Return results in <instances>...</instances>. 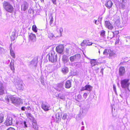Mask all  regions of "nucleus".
Segmentation results:
<instances>
[{
    "label": "nucleus",
    "mask_w": 130,
    "mask_h": 130,
    "mask_svg": "<svg viewBox=\"0 0 130 130\" xmlns=\"http://www.w3.org/2000/svg\"><path fill=\"white\" fill-rule=\"evenodd\" d=\"M6 100L8 102L13 103L17 106L23 103L22 99L15 98L13 96H9L7 98H6Z\"/></svg>",
    "instance_id": "obj_1"
},
{
    "label": "nucleus",
    "mask_w": 130,
    "mask_h": 130,
    "mask_svg": "<svg viewBox=\"0 0 130 130\" xmlns=\"http://www.w3.org/2000/svg\"><path fill=\"white\" fill-rule=\"evenodd\" d=\"M103 54V55L105 56L104 57L109 59H112L116 56V54L113 51L109 49H105Z\"/></svg>",
    "instance_id": "obj_2"
},
{
    "label": "nucleus",
    "mask_w": 130,
    "mask_h": 130,
    "mask_svg": "<svg viewBox=\"0 0 130 130\" xmlns=\"http://www.w3.org/2000/svg\"><path fill=\"white\" fill-rule=\"evenodd\" d=\"M57 54L54 51L50 53L47 56V58L52 63H54L57 61Z\"/></svg>",
    "instance_id": "obj_3"
},
{
    "label": "nucleus",
    "mask_w": 130,
    "mask_h": 130,
    "mask_svg": "<svg viewBox=\"0 0 130 130\" xmlns=\"http://www.w3.org/2000/svg\"><path fill=\"white\" fill-rule=\"evenodd\" d=\"M3 6L5 9L8 12L10 13L13 12L14 8L9 3L4 2L3 3Z\"/></svg>",
    "instance_id": "obj_4"
},
{
    "label": "nucleus",
    "mask_w": 130,
    "mask_h": 130,
    "mask_svg": "<svg viewBox=\"0 0 130 130\" xmlns=\"http://www.w3.org/2000/svg\"><path fill=\"white\" fill-rule=\"evenodd\" d=\"M59 33L57 32V34H55L54 35L52 33H50L48 35V37L50 39H52L54 37H60L62 36L63 29L62 28L60 27L59 28Z\"/></svg>",
    "instance_id": "obj_5"
},
{
    "label": "nucleus",
    "mask_w": 130,
    "mask_h": 130,
    "mask_svg": "<svg viewBox=\"0 0 130 130\" xmlns=\"http://www.w3.org/2000/svg\"><path fill=\"white\" fill-rule=\"evenodd\" d=\"M129 80L124 79L122 80L121 82V86L123 88H127L129 83H128Z\"/></svg>",
    "instance_id": "obj_6"
},
{
    "label": "nucleus",
    "mask_w": 130,
    "mask_h": 130,
    "mask_svg": "<svg viewBox=\"0 0 130 130\" xmlns=\"http://www.w3.org/2000/svg\"><path fill=\"white\" fill-rule=\"evenodd\" d=\"M41 108L45 111H47L50 109V106L47 103H42L41 105Z\"/></svg>",
    "instance_id": "obj_7"
},
{
    "label": "nucleus",
    "mask_w": 130,
    "mask_h": 130,
    "mask_svg": "<svg viewBox=\"0 0 130 130\" xmlns=\"http://www.w3.org/2000/svg\"><path fill=\"white\" fill-rule=\"evenodd\" d=\"M92 87L89 85H87L84 87L82 88L81 91H84L87 90L89 91H91L92 90Z\"/></svg>",
    "instance_id": "obj_8"
},
{
    "label": "nucleus",
    "mask_w": 130,
    "mask_h": 130,
    "mask_svg": "<svg viewBox=\"0 0 130 130\" xmlns=\"http://www.w3.org/2000/svg\"><path fill=\"white\" fill-rule=\"evenodd\" d=\"M55 89L57 91L59 92H62L64 89L63 87V84L62 83L58 84Z\"/></svg>",
    "instance_id": "obj_9"
},
{
    "label": "nucleus",
    "mask_w": 130,
    "mask_h": 130,
    "mask_svg": "<svg viewBox=\"0 0 130 130\" xmlns=\"http://www.w3.org/2000/svg\"><path fill=\"white\" fill-rule=\"evenodd\" d=\"M57 52L60 54H61L63 52V45L62 44L57 46L56 47Z\"/></svg>",
    "instance_id": "obj_10"
},
{
    "label": "nucleus",
    "mask_w": 130,
    "mask_h": 130,
    "mask_svg": "<svg viewBox=\"0 0 130 130\" xmlns=\"http://www.w3.org/2000/svg\"><path fill=\"white\" fill-rule=\"evenodd\" d=\"M28 7V4L26 2H24L21 5V9L24 11L26 10Z\"/></svg>",
    "instance_id": "obj_11"
},
{
    "label": "nucleus",
    "mask_w": 130,
    "mask_h": 130,
    "mask_svg": "<svg viewBox=\"0 0 130 130\" xmlns=\"http://www.w3.org/2000/svg\"><path fill=\"white\" fill-rule=\"evenodd\" d=\"M12 118L11 117H7L6 121V124L7 126L11 125L12 124Z\"/></svg>",
    "instance_id": "obj_12"
},
{
    "label": "nucleus",
    "mask_w": 130,
    "mask_h": 130,
    "mask_svg": "<svg viewBox=\"0 0 130 130\" xmlns=\"http://www.w3.org/2000/svg\"><path fill=\"white\" fill-rule=\"evenodd\" d=\"M105 25L106 27L109 29L111 30L113 28L112 25L108 21H105Z\"/></svg>",
    "instance_id": "obj_13"
},
{
    "label": "nucleus",
    "mask_w": 130,
    "mask_h": 130,
    "mask_svg": "<svg viewBox=\"0 0 130 130\" xmlns=\"http://www.w3.org/2000/svg\"><path fill=\"white\" fill-rule=\"evenodd\" d=\"M125 73V69L123 67L121 66L119 69V74L120 76H122Z\"/></svg>",
    "instance_id": "obj_14"
},
{
    "label": "nucleus",
    "mask_w": 130,
    "mask_h": 130,
    "mask_svg": "<svg viewBox=\"0 0 130 130\" xmlns=\"http://www.w3.org/2000/svg\"><path fill=\"white\" fill-rule=\"evenodd\" d=\"M113 4L112 2L111 1H108L106 2L105 4V5L106 7L108 9H110L111 8L112 5Z\"/></svg>",
    "instance_id": "obj_15"
},
{
    "label": "nucleus",
    "mask_w": 130,
    "mask_h": 130,
    "mask_svg": "<svg viewBox=\"0 0 130 130\" xmlns=\"http://www.w3.org/2000/svg\"><path fill=\"white\" fill-rule=\"evenodd\" d=\"M17 123L18 125L20 124L24 128H26L27 127L26 122L25 121L20 122H19V121H17Z\"/></svg>",
    "instance_id": "obj_16"
},
{
    "label": "nucleus",
    "mask_w": 130,
    "mask_h": 130,
    "mask_svg": "<svg viewBox=\"0 0 130 130\" xmlns=\"http://www.w3.org/2000/svg\"><path fill=\"white\" fill-rule=\"evenodd\" d=\"M4 85L0 82V95H2L4 93Z\"/></svg>",
    "instance_id": "obj_17"
},
{
    "label": "nucleus",
    "mask_w": 130,
    "mask_h": 130,
    "mask_svg": "<svg viewBox=\"0 0 130 130\" xmlns=\"http://www.w3.org/2000/svg\"><path fill=\"white\" fill-rule=\"evenodd\" d=\"M62 60L64 64L66 63L69 61L68 56L64 55L63 56Z\"/></svg>",
    "instance_id": "obj_18"
},
{
    "label": "nucleus",
    "mask_w": 130,
    "mask_h": 130,
    "mask_svg": "<svg viewBox=\"0 0 130 130\" xmlns=\"http://www.w3.org/2000/svg\"><path fill=\"white\" fill-rule=\"evenodd\" d=\"M61 72L64 74H66L69 72L68 68L66 67H64L61 68Z\"/></svg>",
    "instance_id": "obj_19"
},
{
    "label": "nucleus",
    "mask_w": 130,
    "mask_h": 130,
    "mask_svg": "<svg viewBox=\"0 0 130 130\" xmlns=\"http://www.w3.org/2000/svg\"><path fill=\"white\" fill-rule=\"evenodd\" d=\"M29 38L30 40L34 42L36 41V36L35 35L32 33L30 34L29 35Z\"/></svg>",
    "instance_id": "obj_20"
},
{
    "label": "nucleus",
    "mask_w": 130,
    "mask_h": 130,
    "mask_svg": "<svg viewBox=\"0 0 130 130\" xmlns=\"http://www.w3.org/2000/svg\"><path fill=\"white\" fill-rule=\"evenodd\" d=\"M90 62L92 66H93L96 65H98L99 63L98 62V61L96 59L91 60Z\"/></svg>",
    "instance_id": "obj_21"
},
{
    "label": "nucleus",
    "mask_w": 130,
    "mask_h": 130,
    "mask_svg": "<svg viewBox=\"0 0 130 130\" xmlns=\"http://www.w3.org/2000/svg\"><path fill=\"white\" fill-rule=\"evenodd\" d=\"M71 82L70 80H67L66 83L65 87L67 89L70 88L71 86Z\"/></svg>",
    "instance_id": "obj_22"
},
{
    "label": "nucleus",
    "mask_w": 130,
    "mask_h": 130,
    "mask_svg": "<svg viewBox=\"0 0 130 130\" xmlns=\"http://www.w3.org/2000/svg\"><path fill=\"white\" fill-rule=\"evenodd\" d=\"M10 69L13 72H14L15 68L14 67V62H12V61L10 63Z\"/></svg>",
    "instance_id": "obj_23"
},
{
    "label": "nucleus",
    "mask_w": 130,
    "mask_h": 130,
    "mask_svg": "<svg viewBox=\"0 0 130 130\" xmlns=\"http://www.w3.org/2000/svg\"><path fill=\"white\" fill-rule=\"evenodd\" d=\"M49 19L50 20L49 23L50 25L51 26H53L54 25V24H52L53 22V17L52 15H51L50 16Z\"/></svg>",
    "instance_id": "obj_24"
},
{
    "label": "nucleus",
    "mask_w": 130,
    "mask_h": 130,
    "mask_svg": "<svg viewBox=\"0 0 130 130\" xmlns=\"http://www.w3.org/2000/svg\"><path fill=\"white\" fill-rule=\"evenodd\" d=\"M10 54L13 58H15V53L12 48H11L10 49Z\"/></svg>",
    "instance_id": "obj_25"
},
{
    "label": "nucleus",
    "mask_w": 130,
    "mask_h": 130,
    "mask_svg": "<svg viewBox=\"0 0 130 130\" xmlns=\"http://www.w3.org/2000/svg\"><path fill=\"white\" fill-rule=\"evenodd\" d=\"M77 55H76L70 57V59L71 62H73L75 61V60L76 59V56Z\"/></svg>",
    "instance_id": "obj_26"
},
{
    "label": "nucleus",
    "mask_w": 130,
    "mask_h": 130,
    "mask_svg": "<svg viewBox=\"0 0 130 130\" xmlns=\"http://www.w3.org/2000/svg\"><path fill=\"white\" fill-rule=\"evenodd\" d=\"M4 120V115L2 113L0 114V123H2Z\"/></svg>",
    "instance_id": "obj_27"
},
{
    "label": "nucleus",
    "mask_w": 130,
    "mask_h": 130,
    "mask_svg": "<svg viewBox=\"0 0 130 130\" xmlns=\"http://www.w3.org/2000/svg\"><path fill=\"white\" fill-rule=\"evenodd\" d=\"M37 64V62L35 60H33L30 62V65L32 66H36Z\"/></svg>",
    "instance_id": "obj_28"
},
{
    "label": "nucleus",
    "mask_w": 130,
    "mask_h": 130,
    "mask_svg": "<svg viewBox=\"0 0 130 130\" xmlns=\"http://www.w3.org/2000/svg\"><path fill=\"white\" fill-rule=\"evenodd\" d=\"M58 96L59 98L62 100H64L65 98L64 95L62 94H59Z\"/></svg>",
    "instance_id": "obj_29"
},
{
    "label": "nucleus",
    "mask_w": 130,
    "mask_h": 130,
    "mask_svg": "<svg viewBox=\"0 0 130 130\" xmlns=\"http://www.w3.org/2000/svg\"><path fill=\"white\" fill-rule=\"evenodd\" d=\"M33 128L35 129H37L38 128V126L37 125L36 122H34L32 123Z\"/></svg>",
    "instance_id": "obj_30"
},
{
    "label": "nucleus",
    "mask_w": 130,
    "mask_h": 130,
    "mask_svg": "<svg viewBox=\"0 0 130 130\" xmlns=\"http://www.w3.org/2000/svg\"><path fill=\"white\" fill-rule=\"evenodd\" d=\"M32 30L35 32H37V28L35 25H33L32 26Z\"/></svg>",
    "instance_id": "obj_31"
},
{
    "label": "nucleus",
    "mask_w": 130,
    "mask_h": 130,
    "mask_svg": "<svg viewBox=\"0 0 130 130\" xmlns=\"http://www.w3.org/2000/svg\"><path fill=\"white\" fill-rule=\"evenodd\" d=\"M96 47H97V48L99 50V54L100 53V51H102L103 49V48L101 46H95Z\"/></svg>",
    "instance_id": "obj_32"
},
{
    "label": "nucleus",
    "mask_w": 130,
    "mask_h": 130,
    "mask_svg": "<svg viewBox=\"0 0 130 130\" xmlns=\"http://www.w3.org/2000/svg\"><path fill=\"white\" fill-rule=\"evenodd\" d=\"M26 115L27 117L29 119L31 120L32 119V116L31 114L29 113H27V114Z\"/></svg>",
    "instance_id": "obj_33"
},
{
    "label": "nucleus",
    "mask_w": 130,
    "mask_h": 130,
    "mask_svg": "<svg viewBox=\"0 0 130 130\" xmlns=\"http://www.w3.org/2000/svg\"><path fill=\"white\" fill-rule=\"evenodd\" d=\"M56 118L57 119H58L57 120H56V122H58L60 120V118L59 115V114L58 113L56 115Z\"/></svg>",
    "instance_id": "obj_34"
},
{
    "label": "nucleus",
    "mask_w": 130,
    "mask_h": 130,
    "mask_svg": "<svg viewBox=\"0 0 130 130\" xmlns=\"http://www.w3.org/2000/svg\"><path fill=\"white\" fill-rule=\"evenodd\" d=\"M5 52V50L3 48L0 47V53L2 54H4Z\"/></svg>",
    "instance_id": "obj_35"
},
{
    "label": "nucleus",
    "mask_w": 130,
    "mask_h": 130,
    "mask_svg": "<svg viewBox=\"0 0 130 130\" xmlns=\"http://www.w3.org/2000/svg\"><path fill=\"white\" fill-rule=\"evenodd\" d=\"M105 31L104 30H102L101 31V36L104 37L105 35Z\"/></svg>",
    "instance_id": "obj_36"
},
{
    "label": "nucleus",
    "mask_w": 130,
    "mask_h": 130,
    "mask_svg": "<svg viewBox=\"0 0 130 130\" xmlns=\"http://www.w3.org/2000/svg\"><path fill=\"white\" fill-rule=\"evenodd\" d=\"M18 89L19 90H22V84H19L18 85Z\"/></svg>",
    "instance_id": "obj_37"
},
{
    "label": "nucleus",
    "mask_w": 130,
    "mask_h": 130,
    "mask_svg": "<svg viewBox=\"0 0 130 130\" xmlns=\"http://www.w3.org/2000/svg\"><path fill=\"white\" fill-rule=\"evenodd\" d=\"M93 43L91 42H89L88 40V41L86 43V45L88 46H90Z\"/></svg>",
    "instance_id": "obj_38"
},
{
    "label": "nucleus",
    "mask_w": 130,
    "mask_h": 130,
    "mask_svg": "<svg viewBox=\"0 0 130 130\" xmlns=\"http://www.w3.org/2000/svg\"><path fill=\"white\" fill-rule=\"evenodd\" d=\"M87 95V94L86 93H85L83 94V96L85 99H86V98Z\"/></svg>",
    "instance_id": "obj_39"
},
{
    "label": "nucleus",
    "mask_w": 130,
    "mask_h": 130,
    "mask_svg": "<svg viewBox=\"0 0 130 130\" xmlns=\"http://www.w3.org/2000/svg\"><path fill=\"white\" fill-rule=\"evenodd\" d=\"M67 114L65 113L63 115L62 117V118L63 119L65 120L67 118Z\"/></svg>",
    "instance_id": "obj_40"
},
{
    "label": "nucleus",
    "mask_w": 130,
    "mask_h": 130,
    "mask_svg": "<svg viewBox=\"0 0 130 130\" xmlns=\"http://www.w3.org/2000/svg\"><path fill=\"white\" fill-rule=\"evenodd\" d=\"M113 90H114L115 92L116 93H117V91H116V87L115 86L114 84L113 85Z\"/></svg>",
    "instance_id": "obj_41"
},
{
    "label": "nucleus",
    "mask_w": 130,
    "mask_h": 130,
    "mask_svg": "<svg viewBox=\"0 0 130 130\" xmlns=\"http://www.w3.org/2000/svg\"><path fill=\"white\" fill-rule=\"evenodd\" d=\"M117 24V25H119L120 23V21L119 20H118L115 22Z\"/></svg>",
    "instance_id": "obj_42"
},
{
    "label": "nucleus",
    "mask_w": 130,
    "mask_h": 130,
    "mask_svg": "<svg viewBox=\"0 0 130 130\" xmlns=\"http://www.w3.org/2000/svg\"><path fill=\"white\" fill-rule=\"evenodd\" d=\"M88 41V40H83L82 42L83 43V44H84L85 45H86L87 42Z\"/></svg>",
    "instance_id": "obj_43"
},
{
    "label": "nucleus",
    "mask_w": 130,
    "mask_h": 130,
    "mask_svg": "<svg viewBox=\"0 0 130 130\" xmlns=\"http://www.w3.org/2000/svg\"><path fill=\"white\" fill-rule=\"evenodd\" d=\"M77 97L78 99L80 100L82 98V96L80 94H78L77 96Z\"/></svg>",
    "instance_id": "obj_44"
},
{
    "label": "nucleus",
    "mask_w": 130,
    "mask_h": 130,
    "mask_svg": "<svg viewBox=\"0 0 130 130\" xmlns=\"http://www.w3.org/2000/svg\"><path fill=\"white\" fill-rule=\"evenodd\" d=\"M127 89L130 92V83H129L127 87Z\"/></svg>",
    "instance_id": "obj_45"
},
{
    "label": "nucleus",
    "mask_w": 130,
    "mask_h": 130,
    "mask_svg": "<svg viewBox=\"0 0 130 130\" xmlns=\"http://www.w3.org/2000/svg\"><path fill=\"white\" fill-rule=\"evenodd\" d=\"M122 5V4H121V5ZM119 7L120 8H122V9H124V6L123 5H122V6H121V5H119Z\"/></svg>",
    "instance_id": "obj_46"
},
{
    "label": "nucleus",
    "mask_w": 130,
    "mask_h": 130,
    "mask_svg": "<svg viewBox=\"0 0 130 130\" xmlns=\"http://www.w3.org/2000/svg\"><path fill=\"white\" fill-rule=\"evenodd\" d=\"M7 130H15V129L13 128L10 127Z\"/></svg>",
    "instance_id": "obj_47"
},
{
    "label": "nucleus",
    "mask_w": 130,
    "mask_h": 130,
    "mask_svg": "<svg viewBox=\"0 0 130 130\" xmlns=\"http://www.w3.org/2000/svg\"><path fill=\"white\" fill-rule=\"evenodd\" d=\"M26 108V107H23L21 108V110H25V109Z\"/></svg>",
    "instance_id": "obj_48"
},
{
    "label": "nucleus",
    "mask_w": 130,
    "mask_h": 130,
    "mask_svg": "<svg viewBox=\"0 0 130 130\" xmlns=\"http://www.w3.org/2000/svg\"><path fill=\"white\" fill-rule=\"evenodd\" d=\"M122 2L123 3H125L126 2V0H121Z\"/></svg>",
    "instance_id": "obj_49"
},
{
    "label": "nucleus",
    "mask_w": 130,
    "mask_h": 130,
    "mask_svg": "<svg viewBox=\"0 0 130 130\" xmlns=\"http://www.w3.org/2000/svg\"><path fill=\"white\" fill-rule=\"evenodd\" d=\"M66 52L67 53V54H68V53L69 52V50L68 49H66Z\"/></svg>",
    "instance_id": "obj_50"
},
{
    "label": "nucleus",
    "mask_w": 130,
    "mask_h": 130,
    "mask_svg": "<svg viewBox=\"0 0 130 130\" xmlns=\"http://www.w3.org/2000/svg\"><path fill=\"white\" fill-rule=\"evenodd\" d=\"M95 23L96 24H98V23H97V20H95Z\"/></svg>",
    "instance_id": "obj_51"
},
{
    "label": "nucleus",
    "mask_w": 130,
    "mask_h": 130,
    "mask_svg": "<svg viewBox=\"0 0 130 130\" xmlns=\"http://www.w3.org/2000/svg\"><path fill=\"white\" fill-rule=\"evenodd\" d=\"M103 69H102L101 70V72L103 74Z\"/></svg>",
    "instance_id": "obj_52"
},
{
    "label": "nucleus",
    "mask_w": 130,
    "mask_h": 130,
    "mask_svg": "<svg viewBox=\"0 0 130 130\" xmlns=\"http://www.w3.org/2000/svg\"><path fill=\"white\" fill-rule=\"evenodd\" d=\"M84 126H83L81 128V130H83L84 129Z\"/></svg>",
    "instance_id": "obj_53"
},
{
    "label": "nucleus",
    "mask_w": 130,
    "mask_h": 130,
    "mask_svg": "<svg viewBox=\"0 0 130 130\" xmlns=\"http://www.w3.org/2000/svg\"><path fill=\"white\" fill-rule=\"evenodd\" d=\"M85 45V44H83V42H82L81 43V45L82 46H84Z\"/></svg>",
    "instance_id": "obj_54"
},
{
    "label": "nucleus",
    "mask_w": 130,
    "mask_h": 130,
    "mask_svg": "<svg viewBox=\"0 0 130 130\" xmlns=\"http://www.w3.org/2000/svg\"><path fill=\"white\" fill-rule=\"evenodd\" d=\"M19 130H24V129L22 128H20Z\"/></svg>",
    "instance_id": "obj_55"
},
{
    "label": "nucleus",
    "mask_w": 130,
    "mask_h": 130,
    "mask_svg": "<svg viewBox=\"0 0 130 130\" xmlns=\"http://www.w3.org/2000/svg\"><path fill=\"white\" fill-rule=\"evenodd\" d=\"M81 124H82V125H84V123H83V122H82L81 123Z\"/></svg>",
    "instance_id": "obj_56"
},
{
    "label": "nucleus",
    "mask_w": 130,
    "mask_h": 130,
    "mask_svg": "<svg viewBox=\"0 0 130 130\" xmlns=\"http://www.w3.org/2000/svg\"><path fill=\"white\" fill-rule=\"evenodd\" d=\"M41 2H43L44 1V0H41Z\"/></svg>",
    "instance_id": "obj_57"
},
{
    "label": "nucleus",
    "mask_w": 130,
    "mask_h": 130,
    "mask_svg": "<svg viewBox=\"0 0 130 130\" xmlns=\"http://www.w3.org/2000/svg\"><path fill=\"white\" fill-rule=\"evenodd\" d=\"M113 35L114 34V33H113Z\"/></svg>",
    "instance_id": "obj_58"
}]
</instances>
